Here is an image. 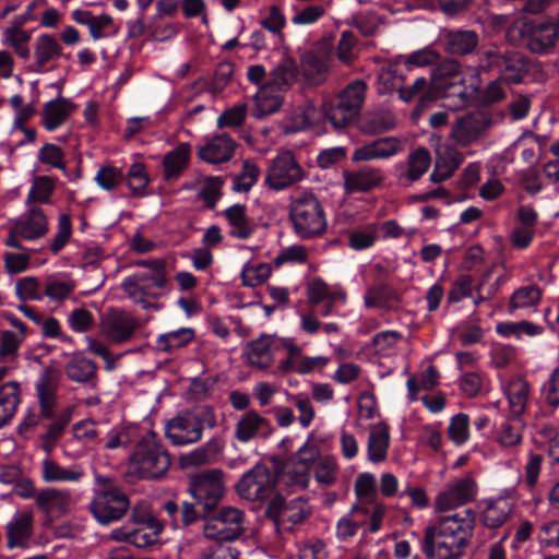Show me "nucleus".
<instances>
[{
  "label": "nucleus",
  "instance_id": "nucleus-1",
  "mask_svg": "<svg viewBox=\"0 0 559 559\" xmlns=\"http://www.w3.org/2000/svg\"><path fill=\"white\" fill-rule=\"evenodd\" d=\"M476 523V512L438 516L426 528L421 550L427 559H462L469 546Z\"/></svg>",
  "mask_w": 559,
  "mask_h": 559
},
{
  "label": "nucleus",
  "instance_id": "nucleus-2",
  "mask_svg": "<svg viewBox=\"0 0 559 559\" xmlns=\"http://www.w3.org/2000/svg\"><path fill=\"white\" fill-rule=\"evenodd\" d=\"M95 487L88 510L104 526L120 521L130 508V500L118 481L110 476L95 474Z\"/></svg>",
  "mask_w": 559,
  "mask_h": 559
},
{
  "label": "nucleus",
  "instance_id": "nucleus-3",
  "mask_svg": "<svg viewBox=\"0 0 559 559\" xmlns=\"http://www.w3.org/2000/svg\"><path fill=\"white\" fill-rule=\"evenodd\" d=\"M215 409L211 405H199L180 411L167 421L165 436L176 447L199 442L205 428L216 427Z\"/></svg>",
  "mask_w": 559,
  "mask_h": 559
},
{
  "label": "nucleus",
  "instance_id": "nucleus-4",
  "mask_svg": "<svg viewBox=\"0 0 559 559\" xmlns=\"http://www.w3.org/2000/svg\"><path fill=\"white\" fill-rule=\"evenodd\" d=\"M289 218L294 231L304 240L320 237L326 230L324 210L313 193H304L293 200Z\"/></svg>",
  "mask_w": 559,
  "mask_h": 559
},
{
  "label": "nucleus",
  "instance_id": "nucleus-5",
  "mask_svg": "<svg viewBox=\"0 0 559 559\" xmlns=\"http://www.w3.org/2000/svg\"><path fill=\"white\" fill-rule=\"evenodd\" d=\"M136 474L143 479H155L169 468L171 460L168 452L156 441V433L151 431L142 438L131 455Z\"/></svg>",
  "mask_w": 559,
  "mask_h": 559
},
{
  "label": "nucleus",
  "instance_id": "nucleus-6",
  "mask_svg": "<svg viewBox=\"0 0 559 559\" xmlns=\"http://www.w3.org/2000/svg\"><path fill=\"white\" fill-rule=\"evenodd\" d=\"M313 432H311L306 442L294 453L289 461L281 467H277L273 475H277L276 487L281 483L287 486H298L306 489L310 483V469L320 456L319 448L313 444Z\"/></svg>",
  "mask_w": 559,
  "mask_h": 559
},
{
  "label": "nucleus",
  "instance_id": "nucleus-7",
  "mask_svg": "<svg viewBox=\"0 0 559 559\" xmlns=\"http://www.w3.org/2000/svg\"><path fill=\"white\" fill-rule=\"evenodd\" d=\"M188 491L198 508L202 509V516L211 515L225 495L223 472L211 469L190 476Z\"/></svg>",
  "mask_w": 559,
  "mask_h": 559
},
{
  "label": "nucleus",
  "instance_id": "nucleus-8",
  "mask_svg": "<svg viewBox=\"0 0 559 559\" xmlns=\"http://www.w3.org/2000/svg\"><path fill=\"white\" fill-rule=\"evenodd\" d=\"M478 59L483 72L497 73L509 83H521L526 71V61L518 51L490 48L480 51Z\"/></svg>",
  "mask_w": 559,
  "mask_h": 559
},
{
  "label": "nucleus",
  "instance_id": "nucleus-9",
  "mask_svg": "<svg viewBox=\"0 0 559 559\" xmlns=\"http://www.w3.org/2000/svg\"><path fill=\"white\" fill-rule=\"evenodd\" d=\"M367 91V83L361 79L349 82L337 95L329 112V120L335 129H344L359 114Z\"/></svg>",
  "mask_w": 559,
  "mask_h": 559
},
{
  "label": "nucleus",
  "instance_id": "nucleus-10",
  "mask_svg": "<svg viewBox=\"0 0 559 559\" xmlns=\"http://www.w3.org/2000/svg\"><path fill=\"white\" fill-rule=\"evenodd\" d=\"M334 61V48L330 43H321L305 52L300 60V75L308 87H318L329 78Z\"/></svg>",
  "mask_w": 559,
  "mask_h": 559
},
{
  "label": "nucleus",
  "instance_id": "nucleus-11",
  "mask_svg": "<svg viewBox=\"0 0 559 559\" xmlns=\"http://www.w3.org/2000/svg\"><path fill=\"white\" fill-rule=\"evenodd\" d=\"M277 475L263 463H257L237 481V493L247 500L266 501L276 491Z\"/></svg>",
  "mask_w": 559,
  "mask_h": 559
},
{
  "label": "nucleus",
  "instance_id": "nucleus-12",
  "mask_svg": "<svg viewBox=\"0 0 559 559\" xmlns=\"http://www.w3.org/2000/svg\"><path fill=\"white\" fill-rule=\"evenodd\" d=\"M503 118L502 112L497 114V119L487 109L471 111L460 117L452 127V135L464 144L476 141L497 120Z\"/></svg>",
  "mask_w": 559,
  "mask_h": 559
},
{
  "label": "nucleus",
  "instance_id": "nucleus-13",
  "mask_svg": "<svg viewBox=\"0 0 559 559\" xmlns=\"http://www.w3.org/2000/svg\"><path fill=\"white\" fill-rule=\"evenodd\" d=\"M302 178V169L290 151L280 153L272 162L265 177L266 185L276 191L284 190Z\"/></svg>",
  "mask_w": 559,
  "mask_h": 559
},
{
  "label": "nucleus",
  "instance_id": "nucleus-14",
  "mask_svg": "<svg viewBox=\"0 0 559 559\" xmlns=\"http://www.w3.org/2000/svg\"><path fill=\"white\" fill-rule=\"evenodd\" d=\"M476 495L477 484L472 475L467 474L438 493L435 501L436 509L439 511H448L464 506L473 501Z\"/></svg>",
  "mask_w": 559,
  "mask_h": 559
},
{
  "label": "nucleus",
  "instance_id": "nucleus-15",
  "mask_svg": "<svg viewBox=\"0 0 559 559\" xmlns=\"http://www.w3.org/2000/svg\"><path fill=\"white\" fill-rule=\"evenodd\" d=\"M139 326L140 324L133 316L117 308L110 309L102 321L103 333L114 343L128 342Z\"/></svg>",
  "mask_w": 559,
  "mask_h": 559
},
{
  "label": "nucleus",
  "instance_id": "nucleus-16",
  "mask_svg": "<svg viewBox=\"0 0 559 559\" xmlns=\"http://www.w3.org/2000/svg\"><path fill=\"white\" fill-rule=\"evenodd\" d=\"M527 46L535 53H545L559 39V11L547 21H534L527 26Z\"/></svg>",
  "mask_w": 559,
  "mask_h": 559
},
{
  "label": "nucleus",
  "instance_id": "nucleus-17",
  "mask_svg": "<svg viewBox=\"0 0 559 559\" xmlns=\"http://www.w3.org/2000/svg\"><path fill=\"white\" fill-rule=\"evenodd\" d=\"M274 431L272 424L257 411H248L236 424L235 438L247 443L255 437L269 438Z\"/></svg>",
  "mask_w": 559,
  "mask_h": 559
},
{
  "label": "nucleus",
  "instance_id": "nucleus-18",
  "mask_svg": "<svg viewBox=\"0 0 559 559\" xmlns=\"http://www.w3.org/2000/svg\"><path fill=\"white\" fill-rule=\"evenodd\" d=\"M236 146L237 143L231 136L223 133L199 147L197 155L209 164H222L233 158Z\"/></svg>",
  "mask_w": 559,
  "mask_h": 559
},
{
  "label": "nucleus",
  "instance_id": "nucleus-19",
  "mask_svg": "<svg viewBox=\"0 0 559 559\" xmlns=\"http://www.w3.org/2000/svg\"><path fill=\"white\" fill-rule=\"evenodd\" d=\"M439 55L429 48L417 50L407 57L399 56L390 63L388 73L394 80H405L404 69L411 71L415 67H426L437 62Z\"/></svg>",
  "mask_w": 559,
  "mask_h": 559
},
{
  "label": "nucleus",
  "instance_id": "nucleus-20",
  "mask_svg": "<svg viewBox=\"0 0 559 559\" xmlns=\"http://www.w3.org/2000/svg\"><path fill=\"white\" fill-rule=\"evenodd\" d=\"M479 36L473 29H449L443 35L444 49L452 56H466L477 48Z\"/></svg>",
  "mask_w": 559,
  "mask_h": 559
},
{
  "label": "nucleus",
  "instance_id": "nucleus-21",
  "mask_svg": "<svg viewBox=\"0 0 559 559\" xmlns=\"http://www.w3.org/2000/svg\"><path fill=\"white\" fill-rule=\"evenodd\" d=\"M191 156V145L180 143L163 157V177L167 182L176 181L188 167Z\"/></svg>",
  "mask_w": 559,
  "mask_h": 559
},
{
  "label": "nucleus",
  "instance_id": "nucleus-22",
  "mask_svg": "<svg viewBox=\"0 0 559 559\" xmlns=\"http://www.w3.org/2000/svg\"><path fill=\"white\" fill-rule=\"evenodd\" d=\"M71 99L58 95L47 102L43 108V126L47 131L57 130L75 109Z\"/></svg>",
  "mask_w": 559,
  "mask_h": 559
},
{
  "label": "nucleus",
  "instance_id": "nucleus-23",
  "mask_svg": "<svg viewBox=\"0 0 559 559\" xmlns=\"http://www.w3.org/2000/svg\"><path fill=\"white\" fill-rule=\"evenodd\" d=\"M300 76L299 64L289 55H284L270 73V83L278 91H287Z\"/></svg>",
  "mask_w": 559,
  "mask_h": 559
},
{
  "label": "nucleus",
  "instance_id": "nucleus-24",
  "mask_svg": "<svg viewBox=\"0 0 559 559\" xmlns=\"http://www.w3.org/2000/svg\"><path fill=\"white\" fill-rule=\"evenodd\" d=\"M343 177L348 193L368 192L382 181L380 170L370 167H362L357 173L344 171Z\"/></svg>",
  "mask_w": 559,
  "mask_h": 559
},
{
  "label": "nucleus",
  "instance_id": "nucleus-25",
  "mask_svg": "<svg viewBox=\"0 0 559 559\" xmlns=\"http://www.w3.org/2000/svg\"><path fill=\"white\" fill-rule=\"evenodd\" d=\"M273 343L272 336L265 334L249 342L245 348L249 365L262 370L270 368L273 360Z\"/></svg>",
  "mask_w": 559,
  "mask_h": 559
},
{
  "label": "nucleus",
  "instance_id": "nucleus-26",
  "mask_svg": "<svg viewBox=\"0 0 559 559\" xmlns=\"http://www.w3.org/2000/svg\"><path fill=\"white\" fill-rule=\"evenodd\" d=\"M15 230L26 240H35L48 231L47 217L39 207H32L25 218L16 222Z\"/></svg>",
  "mask_w": 559,
  "mask_h": 559
},
{
  "label": "nucleus",
  "instance_id": "nucleus-27",
  "mask_svg": "<svg viewBox=\"0 0 559 559\" xmlns=\"http://www.w3.org/2000/svg\"><path fill=\"white\" fill-rule=\"evenodd\" d=\"M390 447L389 426L384 423L374 425L368 437L367 457L372 463L383 462Z\"/></svg>",
  "mask_w": 559,
  "mask_h": 559
},
{
  "label": "nucleus",
  "instance_id": "nucleus-28",
  "mask_svg": "<svg viewBox=\"0 0 559 559\" xmlns=\"http://www.w3.org/2000/svg\"><path fill=\"white\" fill-rule=\"evenodd\" d=\"M195 337V331L192 328H179L159 334L156 338L155 348L158 352L173 354L177 349L188 346Z\"/></svg>",
  "mask_w": 559,
  "mask_h": 559
},
{
  "label": "nucleus",
  "instance_id": "nucleus-29",
  "mask_svg": "<svg viewBox=\"0 0 559 559\" xmlns=\"http://www.w3.org/2000/svg\"><path fill=\"white\" fill-rule=\"evenodd\" d=\"M66 376L76 383H88L96 378L97 365L81 354H74L64 367Z\"/></svg>",
  "mask_w": 559,
  "mask_h": 559
},
{
  "label": "nucleus",
  "instance_id": "nucleus-30",
  "mask_svg": "<svg viewBox=\"0 0 559 559\" xmlns=\"http://www.w3.org/2000/svg\"><path fill=\"white\" fill-rule=\"evenodd\" d=\"M246 211L245 204H234L224 211V216L233 227L229 231L230 237L246 240L252 236L253 228L249 224Z\"/></svg>",
  "mask_w": 559,
  "mask_h": 559
},
{
  "label": "nucleus",
  "instance_id": "nucleus-31",
  "mask_svg": "<svg viewBox=\"0 0 559 559\" xmlns=\"http://www.w3.org/2000/svg\"><path fill=\"white\" fill-rule=\"evenodd\" d=\"M224 443L221 437L211 438L202 447H199L181 457L185 465L198 466L211 463L223 450Z\"/></svg>",
  "mask_w": 559,
  "mask_h": 559
},
{
  "label": "nucleus",
  "instance_id": "nucleus-32",
  "mask_svg": "<svg viewBox=\"0 0 559 559\" xmlns=\"http://www.w3.org/2000/svg\"><path fill=\"white\" fill-rule=\"evenodd\" d=\"M215 511L209 516H202L205 521L203 534L205 538L216 542H234L242 534V527L225 526L217 521Z\"/></svg>",
  "mask_w": 559,
  "mask_h": 559
},
{
  "label": "nucleus",
  "instance_id": "nucleus-33",
  "mask_svg": "<svg viewBox=\"0 0 559 559\" xmlns=\"http://www.w3.org/2000/svg\"><path fill=\"white\" fill-rule=\"evenodd\" d=\"M20 402V386L16 381H9L0 388V406L3 407L0 428L9 425L17 411Z\"/></svg>",
  "mask_w": 559,
  "mask_h": 559
},
{
  "label": "nucleus",
  "instance_id": "nucleus-34",
  "mask_svg": "<svg viewBox=\"0 0 559 559\" xmlns=\"http://www.w3.org/2000/svg\"><path fill=\"white\" fill-rule=\"evenodd\" d=\"M83 475L82 468L67 469L50 459L43 461L41 478L46 483L79 481Z\"/></svg>",
  "mask_w": 559,
  "mask_h": 559
},
{
  "label": "nucleus",
  "instance_id": "nucleus-35",
  "mask_svg": "<svg viewBox=\"0 0 559 559\" xmlns=\"http://www.w3.org/2000/svg\"><path fill=\"white\" fill-rule=\"evenodd\" d=\"M510 513L511 507L506 500L489 501L480 513V521L488 528H498L506 523Z\"/></svg>",
  "mask_w": 559,
  "mask_h": 559
},
{
  "label": "nucleus",
  "instance_id": "nucleus-36",
  "mask_svg": "<svg viewBox=\"0 0 559 559\" xmlns=\"http://www.w3.org/2000/svg\"><path fill=\"white\" fill-rule=\"evenodd\" d=\"M463 159V155L457 152H449L445 156L439 157L430 174V180L435 183L445 181L459 169Z\"/></svg>",
  "mask_w": 559,
  "mask_h": 559
},
{
  "label": "nucleus",
  "instance_id": "nucleus-37",
  "mask_svg": "<svg viewBox=\"0 0 559 559\" xmlns=\"http://www.w3.org/2000/svg\"><path fill=\"white\" fill-rule=\"evenodd\" d=\"M111 537L118 542H124L136 548H145L155 544L156 538L146 533L144 528H117L111 532Z\"/></svg>",
  "mask_w": 559,
  "mask_h": 559
},
{
  "label": "nucleus",
  "instance_id": "nucleus-38",
  "mask_svg": "<svg viewBox=\"0 0 559 559\" xmlns=\"http://www.w3.org/2000/svg\"><path fill=\"white\" fill-rule=\"evenodd\" d=\"M68 504V495L56 488H47L36 496V506L45 513L64 511Z\"/></svg>",
  "mask_w": 559,
  "mask_h": 559
},
{
  "label": "nucleus",
  "instance_id": "nucleus-39",
  "mask_svg": "<svg viewBox=\"0 0 559 559\" xmlns=\"http://www.w3.org/2000/svg\"><path fill=\"white\" fill-rule=\"evenodd\" d=\"M124 176V181L134 197L146 195V187L150 183V177L143 163H133Z\"/></svg>",
  "mask_w": 559,
  "mask_h": 559
},
{
  "label": "nucleus",
  "instance_id": "nucleus-40",
  "mask_svg": "<svg viewBox=\"0 0 559 559\" xmlns=\"http://www.w3.org/2000/svg\"><path fill=\"white\" fill-rule=\"evenodd\" d=\"M542 297V290L536 285H528L516 289L509 302V313L514 314L516 309L535 306Z\"/></svg>",
  "mask_w": 559,
  "mask_h": 559
},
{
  "label": "nucleus",
  "instance_id": "nucleus-41",
  "mask_svg": "<svg viewBox=\"0 0 559 559\" xmlns=\"http://www.w3.org/2000/svg\"><path fill=\"white\" fill-rule=\"evenodd\" d=\"M430 162L431 157L427 148H416L408 156L406 178L411 182L417 181L428 170Z\"/></svg>",
  "mask_w": 559,
  "mask_h": 559
},
{
  "label": "nucleus",
  "instance_id": "nucleus-42",
  "mask_svg": "<svg viewBox=\"0 0 559 559\" xmlns=\"http://www.w3.org/2000/svg\"><path fill=\"white\" fill-rule=\"evenodd\" d=\"M55 189L53 181L48 176H38L33 180L26 203H50Z\"/></svg>",
  "mask_w": 559,
  "mask_h": 559
},
{
  "label": "nucleus",
  "instance_id": "nucleus-43",
  "mask_svg": "<svg viewBox=\"0 0 559 559\" xmlns=\"http://www.w3.org/2000/svg\"><path fill=\"white\" fill-rule=\"evenodd\" d=\"M508 401L511 413L514 417H519L525 409L528 397V384L525 381L518 380L510 383L508 391Z\"/></svg>",
  "mask_w": 559,
  "mask_h": 559
},
{
  "label": "nucleus",
  "instance_id": "nucleus-44",
  "mask_svg": "<svg viewBox=\"0 0 559 559\" xmlns=\"http://www.w3.org/2000/svg\"><path fill=\"white\" fill-rule=\"evenodd\" d=\"M224 180L218 176H211L205 179L204 186L198 193V199L204 202V206L214 210L223 195L222 188Z\"/></svg>",
  "mask_w": 559,
  "mask_h": 559
},
{
  "label": "nucleus",
  "instance_id": "nucleus-45",
  "mask_svg": "<svg viewBox=\"0 0 559 559\" xmlns=\"http://www.w3.org/2000/svg\"><path fill=\"white\" fill-rule=\"evenodd\" d=\"M124 179L126 176L123 170L111 165L99 167L95 176V182L105 191L115 190L124 182Z\"/></svg>",
  "mask_w": 559,
  "mask_h": 559
},
{
  "label": "nucleus",
  "instance_id": "nucleus-46",
  "mask_svg": "<svg viewBox=\"0 0 559 559\" xmlns=\"http://www.w3.org/2000/svg\"><path fill=\"white\" fill-rule=\"evenodd\" d=\"M271 274L272 267L267 263L246 264L241 271L242 284L248 287H255L264 283Z\"/></svg>",
  "mask_w": 559,
  "mask_h": 559
},
{
  "label": "nucleus",
  "instance_id": "nucleus-47",
  "mask_svg": "<svg viewBox=\"0 0 559 559\" xmlns=\"http://www.w3.org/2000/svg\"><path fill=\"white\" fill-rule=\"evenodd\" d=\"M235 70V64L230 61L219 62L215 70L213 78L209 84V90L218 94L222 93L225 87L230 83Z\"/></svg>",
  "mask_w": 559,
  "mask_h": 559
},
{
  "label": "nucleus",
  "instance_id": "nucleus-48",
  "mask_svg": "<svg viewBox=\"0 0 559 559\" xmlns=\"http://www.w3.org/2000/svg\"><path fill=\"white\" fill-rule=\"evenodd\" d=\"M449 438L456 444H463L469 437V417L464 413H459L451 418L448 427Z\"/></svg>",
  "mask_w": 559,
  "mask_h": 559
},
{
  "label": "nucleus",
  "instance_id": "nucleus-49",
  "mask_svg": "<svg viewBox=\"0 0 559 559\" xmlns=\"http://www.w3.org/2000/svg\"><path fill=\"white\" fill-rule=\"evenodd\" d=\"M370 293L379 300V308L394 309L401 302V296L397 290L386 283H379L370 287Z\"/></svg>",
  "mask_w": 559,
  "mask_h": 559
},
{
  "label": "nucleus",
  "instance_id": "nucleus-50",
  "mask_svg": "<svg viewBox=\"0 0 559 559\" xmlns=\"http://www.w3.org/2000/svg\"><path fill=\"white\" fill-rule=\"evenodd\" d=\"M74 408L73 406H67L62 409L58 416L52 419V423L46 426V439L58 441L64 433L66 428L72 420Z\"/></svg>",
  "mask_w": 559,
  "mask_h": 559
},
{
  "label": "nucleus",
  "instance_id": "nucleus-51",
  "mask_svg": "<svg viewBox=\"0 0 559 559\" xmlns=\"http://www.w3.org/2000/svg\"><path fill=\"white\" fill-rule=\"evenodd\" d=\"M377 239L376 228L372 225L362 229H354L348 235V245L356 251L372 247Z\"/></svg>",
  "mask_w": 559,
  "mask_h": 559
},
{
  "label": "nucleus",
  "instance_id": "nucleus-52",
  "mask_svg": "<svg viewBox=\"0 0 559 559\" xmlns=\"http://www.w3.org/2000/svg\"><path fill=\"white\" fill-rule=\"evenodd\" d=\"M148 280L145 274L135 273L131 276L123 278L121 287L124 293L134 301L141 294L147 295L148 297H155L156 295L150 293V287L144 285V282Z\"/></svg>",
  "mask_w": 559,
  "mask_h": 559
},
{
  "label": "nucleus",
  "instance_id": "nucleus-53",
  "mask_svg": "<svg viewBox=\"0 0 559 559\" xmlns=\"http://www.w3.org/2000/svg\"><path fill=\"white\" fill-rule=\"evenodd\" d=\"M473 280L469 274H460L452 283L448 293V304L460 302L463 298L472 297Z\"/></svg>",
  "mask_w": 559,
  "mask_h": 559
},
{
  "label": "nucleus",
  "instance_id": "nucleus-54",
  "mask_svg": "<svg viewBox=\"0 0 559 559\" xmlns=\"http://www.w3.org/2000/svg\"><path fill=\"white\" fill-rule=\"evenodd\" d=\"M32 519L28 515H21L14 522L8 524V537L10 546L27 539L31 535Z\"/></svg>",
  "mask_w": 559,
  "mask_h": 559
},
{
  "label": "nucleus",
  "instance_id": "nucleus-55",
  "mask_svg": "<svg viewBox=\"0 0 559 559\" xmlns=\"http://www.w3.org/2000/svg\"><path fill=\"white\" fill-rule=\"evenodd\" d=\"M247 117V105L237 104L231 108H227L217 118V128H233L241 126Z\"/></svg>",
  "mask_w": 559,
  "mask_h": 559
},
{
  "label": "nucleus",
  "instance_id": "nucleus-56",
  "mask_svg": "<svg viewBox=\"0 0 559 559\" xmlns=\"http://www.w3.org/2000/svg\"><path fill=\"white\" fill-rule=\"evenodd\" d=\"M52 35L41 34L37 37L35 45L36 63L32 68L34 72H41L45 64L51 61Z\"/></svg>",
  "mask_w": 559,
  "mask_h": 559
},
{
  "label": "nucleus",
  "instance_id": "nucleus-57",
  "mask_svg": "<svg viewBox=\"0 0 559 559\" xmlns=\"http://www.w3.org/2000/svg\"><path fill=\"white\" fill-rule=\"evenodd\" d=\"M357 45V37L352 31H344L337 43L336 56L344 64H350L356 58L353 52Z\"/></svg>",
  "mask_w": 559,
  "mask_h": 559
},
{
  "label": "nucleus",
  "instance_id": "nucleus-58",
  "mask_svg": "<svg viewBox=\"0 0 559 559\" xmlns=\"http://www.w3.org/2000/svg\"><path fill=\"white\" fill-rule=\"evenodd\" d=\"M336 462L334 459L326 456L321 459L316 466L314 469V478L316 480L324 486H331L336 480Z\"/></svg>",
  "mask_w": 559,
  "mask_h": 559
},
{
  "label": "nucleus",
  "instance_id": "nucleus-59",
  "mask_svg": "<svg viewBox=\"0 0 559 559\" xmlns=\"http://www.w3.org/2000/svg\"><path fill=\"white\" fill-rule=\"evenodd\" d=\"M63 158L64 153L61 147L52 143L44 144L38 152V159L40 163L61 170L66 169Z\"/></svg>",
  "mask_w": 559,
  "mask_h": 559
},
{
  "label": "nucleus",
  "instance_id": "nucleus-60",
  "mask_svg": "<svg viewBox=\"0 0 559 559\" xmlns=\"http://www.w3.org/2000/svg\"><path fill=\"white\" fill-rule=\"evenodd\" d=\"M136 265L148 269L146 273L154 276L155 286L167 287L168 278L166 273V261L163 259L140 260Z\"/></svg>",
  "mask_w": 559,
  "mask_h": 559
},
{
  "label": "nucleus",
  "instance_id": "nucleus-61",
  "mask_svg": "<svg viewBox=\"0 0 559 559\" xmlns=\"http://www.w3.org/2000/svg\"><path fill=\"white\" fill-rule=\"evenodd\" d=\"M260 24L262 28L283 37L282 29L286 25V17L280 7L273 4L270 7L267 15L261 20Z\"/></svg>",
  "mask_w": 559,
  "mask_h": 559
},
{
  "label": "nucleus",
  "instance_id": "nucleus-62",
  "mask_svg": "<svg viewBox=\"0 0 559 559\" xmlns=\"http://www.w3.org/2000/svg\"><path fill=\"white\" fill-rule=\"evenodd\" d=\"M15 295L21 301L41 300L38 294V281L36 277L27 276L15 283Z\"/></svg>",
  "mask_w": 559,
  "mask_h": 559
},
{
  "label": "nucleus",
  "instance_id": "nucleus-63",
  "mask_svg": "<svg viewBox=\"0 0 559 559\" xmlns=\"http://www.w3.org/2000/svg\"><path fill=\"white\" fill-rule=\"evenodd\" d=\"M68 323L75 333H84L93 325L94 317L85 308H76L69 314Z\"/></svg>",
  "mask_w": 559,
  "mask_h": 559
},
{
  "label": "nucleus",
  "instance_id": "nucleus-64",
  "mask_svg": "<svg viewBox=\"0 0 559 559\" xmlns=\"http://www.w3.org/2000/svg\"><path fill=\"white\" fill-rule=\"evenodd\" d=\"M543 394L548 405L559 406V367L552 371L549 380L544 384Z\"/></svg>",
  "mask_w": 559,
  "mask_h": 559
}]
</instances>
